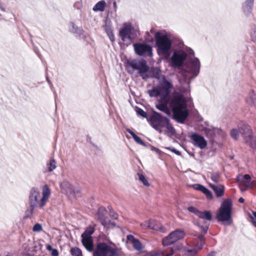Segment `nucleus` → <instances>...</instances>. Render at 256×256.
I'll use <instances>...</instances> for the list:
<instances>
[{"label":"nucleus","mask_w":256,"mask_h":256,"mask_svg":"<svg viewBox=\"0 0 256 256\" xmlns=\"http://www.w3.org/2000/svg\"><path fill=\"white\" fill-rule=\"evenodd\" d=\"M126 69L129 74H133L134 71H137L139 76L143 80H146L150 78L148 72L149 70V66L146 62L144 59L129 60L126 62Z\"/></svg>","instance_id":"4"},{"label":"nucleus","mask_w":256,"mask_h":256,"mask_svg":"<svg viewBox=\"0 0 256 256\" xmlns=\"http://www.w3.org/2000/svg\"><path fill=\"white\" fill-rule=\"evenodd\" d=\"M200 68V62L198 58L195 57L190 58L188 66L186 70L182 72V74L190 82L192 78L198 76Z\"/></svg>","instance_id":"9"},{"label":"nucleus","mask_w":256,"mask_h":256,"mask_svg":"<svg viewBox=\"0 0 256 256\" xmlns=\"http://www.w3.org/2000/svg\"><path fill=\"white\" fill-rule=\"evenodd\" d=\"M126 132H128L132 136L133 138L136 136V134L129 128L126 129Z\"/></svg>","instance_id":"51"},{"label":"nucleus","mask_w":256,"mask_h":256,"mask_svg":"<svg viewBox=\"0 0 256 256\" xmlns=\"http://www.w3.org/2000/svg\"><path fill=\"white\" fill-rule=\"evenodd\" d=\"M94 232V228L89 226L86 228L84 232L82 234L81 237L92 238V234Z\"/></svg>","instance_id":"31"},{"label":"nucleus","mask_w":256,"mask_h":256,"mask_svg":"<svg viewBox=\"0 0 256 256\" xmlns=\"http://www.w3.org/2000/svg\"><path fill=\"white\" fill-rule=\"evenodd\" d=\"M32 230L35 232H39L42 230V226L40 224L37 223L33 226Z\"/></svg>","instance_id":"40"},{"label":"nucleus","mask_w":256,"mask_h":256,"mask_svg":"<svg viewBox=\"0 0 256 256\" xmlns=\"http://www.w3.org/2000/svg\"><path fill=\"white\" fill-rule=\"evenodd\" d=\"M202 193H204L208 198H212V192L208 190L207 188L203 186L202 190H200Z\"/></svg>","instance_id":"38"},{"label":"nucleus","mask_w":256,"mask_h":256,"mask_svg":"<svg viewBox=\"0 0 256 256\" xmlns=\"http://www.w3.org/2000/svg\"><path fill=\"white\" fill-rule=\"evenodd\" d=\"M50 194V190L46 184L42 188V196L41 198L38 190L36 188H32L29 195L30 207L28 210V212L32 214H33L35 208H42L48 201Z\"/></svg>","instance_id":"2"},{"label":"nucleus","mask_w":256,"mask_h":256,"mask_svg":"<svg viewBox=\"0 0 256 256\" xmlns=\"http://www.w3.org/2000/svg\"><path fill=\"white\" fill-rule=\"evenodd\" d=\"M126 132H128L132 136L133 138L136 136V134L129 128L126 129Z\"/></svg>","instance_id":"50"},{"label":"nucleus","mask_w":256,"mask_h":256,"mask_svg":"<svg viewBox=\"0 0 256 256\" xmlns=\"http://www.w3.org/2000/svg\"><path fill=\"white\" fill-rule=\"evenodd\" d=\"M126 132H128L132 136L133 138L136 136V134L129 128L126 129Z\"/></svg>","instance_id":"52"},{"label":"nucleus","mask_w":256,"mask_h":256,"mask_svg":"<svg viewBox=\"0 0 256 256\" xmlns=\"http://www.w3.org/2000/svg\"><path fill=\"white\" fill-rule=\"evenodd\" d=\"M174 250L172 248L166 250H160L154 254L152 252H148L144 256H172L174 253Z\"/></svg>","instance_id":"22"},{"label":"nucleus","mask_w":256,"mask_h":256,"mask_svg":"<svg viewBox=\"0 0 256 256\" xmlns=\"http://www.w3.org/2000/svg\"><path fill=\"white\" fill-rule=\"evenodd\" d=\"M60 187L62 190L64 192L68 194H72V189L73 188V186L72 185L68 182H62L60 184Z\"/></svg>","instance_id":"23"},{"label":"nucleus","mask_w":256,"mask_h":256,"mask_svg":"<svg viewBox=\"0 0 256 256\" xmlns=\"http://www.w3.org/2000/svg\"><path fill=\"white\" fill-rule=\"evenodd\" d=\"M47 167L48 172H51L53 171L56 168V160L54 158L50 159L47 164Z\"/></svg>","instance_id":"32"},{"label":"nucleus","mask_w":256,"mask_h":256,"mask_svg":"<svg viewBox=\"0 0 256 256\" xmlns=\"http://www.w3.org/2000/svg\"><path fill=\"white\" fill-rule=\"evenodd\" d=\"M107 211L105 208L100 207L97 212L98 220L104 227H108L110 224L114 226V224L111 222L110 220L106 216Z\"/></svg>","instance_id":"16"},{"label":"nucleus","mask_w":256,"mask_h":256,"mask_svg":"<svg viewBox=\"0 0 256 256\" xmlns=\"http://www.w3.org/2000/svg\"><path fill=\"white\" fill-rule=\"evenodd\" d=\"M70 26H71L70 28V31L80 36L83 35L84 31L82 28L76 26L74 22H70Z\"/></svg>","instance_id":"28"},{"label":"nucleus","mask_w":256,"mask_h":256,"mask_svg":"<svg viewBox=\"0 0 256 256\" xmlns=\"http://www.w3.org/2000/svg\"><path fill=\"white\" fill-rule=\"evenodd\" d=\"M108 208L109 210V212H110V213H112L113 212V209L112 208V206H108Z\"/></svg>","instance_id":"55"},{"label":"nucleus","mask_w":256,"mask_h":256,"mask_svg":"<svg viewBox=\"0 0 256 256\" xmlns=\"http://www.w3.org/2000/svg\"><path fill=\"white\" fill-rule=\"evenodd\" d=\"M148 94L151 98H158L160 96L162 98V92L159 88H154L152 90H148Z\"/></svg>","instance_id":"27"},{"label":"nucleus","mask_w":256,"mask_h":256,"mask_svg":"<svg viewBox=\"0 0 256 256\" xmlns=\"http://www.w3.org/2000/svg\"><path fill=\"white\" fill-rule=\"evenodd\" d=\"M190 138L193 141L194 145L198 146L200 149H204L206 147L207 142L203 136L194 133L191 135Z\"/></svg>","instance_id":"17"},{"label":"nucleus","mask_w":256,"mask_h":256,"mask_svg":"<svg viewBox=\"0 0 256 256\" xmlns=\"http://www.w3.org/2000/svg\"><path fill=\"white\" fill-rule=\"evenodd\" d=\"M210 186L213 190L217 197L219 198L224 196V188L222 185L216 186L210 184Z\"/></svg>","instance_id":"24"},{"label":"nucleus","mask_w":256,"mask_h":256,"mask_svg":"<svg viewBox=\"0 0 256 256\" xmlns=\"http://www.w3.org/2000/svg\"><path fill=\"white\" fill-rule=\"evenodd\" d=\"M46 248H47V250H52V246L50 245H47Z\"/></svg>","instance_id":"57"},{"label":"nucleus","mask_w":256,"mask_h":256,"mask_svg":"<svg viewBox=\"0 0 256 256\" xmlns=\"http://www.w3.org/2000/svg\"><path fill=\"white\" fill-rule=\"evenodd\" d=\"M146 222L148 223L147 226L148 227V228L158 230L162 232H166V229L164 228L160 222L155 220L150 219Z\"/></svg>","instance_id":"19"},{"label":"nucleus","mask_w":256,"mask_h":256,"mask_svg":"<svg viewBox=\"0 0 256 256\" xmlns=\"http://www.w3.org/2000/svg\"><path fill=\"white\" fill-rule=\"evenodd\" d=\"M80 192V189L78 188H75L73 186L72 194H78Z\"/></svg>","instance_id":"46"},{"label":"nucleus","mask_w":256,"mask_h":256,"mask_svg":"<svg viewBox=\"0 0 256 256\" xmlns=\"http://www.w3.org/2000/svg\"><path fill=\"white\" fill-rule=\"evenodd\" d=\"M137 176L138 177V180L141 182L144 185L146 186H150V184L148 182V180L146 178L145 176L140 173H138Z\"/></svg>","instance_id":"35"},{"label":"nucleus","mask_w":256,"mask_h":256,"mask_svg":"<svg viewBox=\"0 0 256 256\" xmlns=\"http://www.w3.org/2000/svg\"><path fill=\"white\" fill-rule=\"evenodd\" d=\"M251 38L252 41L256 42V28H254L251 32Z\"/></svg>","instance_id":"44"},{"label":"nucleus","mask_w":256,"mask_h":256,"mask_svg":"<svg viewBox=\"0 0 256 256\" xmlns=\"http://www.w3.org/2000/svg\"><path fill=\"white\" fill-rule=\"evenodd\" d=\"M136 112L138 115L142 116V118H146L147 114H146V112H145L142 109L140 108H138L136 110Z\"/></svg>","instance_id":"42"},{"label":"nucleus","mask_w":256,"mask_h":256,"mask_svg":"<svg viewBox=\"0 0 256 256\" xmlns=\"http://www.w3.org/2000/svg\"><path fill=\"white\" fill-rule=\"evenodd\" d=\"M112 4H113V6H114V8L115 11H116V8H117L116 2H115V1H114V2H113Z\"/></svg>","instance_id":"54"},{"label":"nucleus","mask_w":256,"mask_h":256,"mask_svg":"<svg viewBox=\"0 0 256 256\" xmlns=\"http://www.w3.org/2000/svg\"><path fill=\"white\" fill-rule=\"evenodd\" d=\"M134 139L136 143H138L140 145H142L144 146H146V144L138 136L136 135V136H135L134 138Z\"/></svg>","instance_id":"39"},{"label":"nucleus","mask_w":256,"mask_h":256,"mask_svg":"<svg viewBox=\"0 0 256 256\" xmlns=\"http://www.w3.org/2000/svg\"><path fill=\"white\" fill-rule=\"evenodd\" d=\"M220 174L219 172H214L210 174L212 180L216 183L220 182Z\"/></svg>","instance_id":"34"},{"label":"nucleus","mask_w":256,"mask_h":256,"mask_svg":"<svg viewBox=\"0 0 256 256\" xmlns=\"http://www.w3.org/2000/svg\"><path fill=\"white\" fill-rule=\"evenodd\" d=\"M238 130L232 129L230 132L231 136L237 140L239 133H240L245 142L252 148L256 150V138L252 135V131L249 125L245 122H240L238 124Z\"/></svg>","instance_id":"3"},{"label":"nucleus","mask_w":256,"mask_h":256,"mask_svg":"<svg viewBox=\"0 0 256 256\" xmlns=\"http://www.w3.org/2000/svg\"><path fill=\"white\" fill-rule=\"evenodd\" d=\"M105 31L106 32L110 40L112 42L114 41V36L112 32V30L110 26H106L105 27Z\"/></svg>","instance_id":"33"},{"label":"nucleus","mask_w":256,"mask_h":256,"mask_svg":"<svg viewBox=\"0 0 256 256\" xmlns=\"http://www.w3.org/2000/svg\"><path fill=\"white\" fill-rule=\"evenodd\" d=\"M154 32V28H152V29L150 30V32Z\"/></svg>","instance_id":"58"},{"label":"nucleus","mask_w":256,"mask_h":256,"mask_svg":"<svg viewBox=\"0 0 256 256\" xmlns=\"http://www.w3.org/2000/svg\"><path fill=\"white\" fill-rule=\"evenodd\" d=\"M198 216L200 218L209 221L211 220L212 219V216L210 212L208 210H204L203 212L200 211Z\"/></svg>","instance_id":"30"},{"label":"nucleus","mask_w":256,"mask_h":256,"mask_svg":"<svg viewBox=\"0 0 256 256\" xmlns=\"http://www.w3.org/2000/svg\"><path fill=\"white\" fill-rule=\"evenodd\" d=\"M168 149H169L172 152L178 155V156H180V152L178 150H176V149H174V148H168Z\"/></svg>","instance_id":"48"},{"label":"nucleus","mask_w":256,"mask_h":256,"mask_svg":"<svg viewBox=\"0 0 256 256\" xmlns=\"http://www.w3.org/2000/svg\"><path fill=\"white\" fill-rule=\"evenodd\" d=\"M252 214L253 216H252L250 214V218L252 222L256 227V221L254 220V219L256 220V212H253Z\"/></svg>","instance_id":"43"},{"label":"nucleus","mask_w":256,"mask_h":256,"mask_svg":"<svg viewBox=\"0 0 256 256\" xmlns=\"http://www.w3.org/2000/svg\"><path fill=\"white\" fill-rule=\"evenodd\" d=\"M164 120V124L162 126L166 127L168 132L172 135H175L176 134V130L172 124H170L169 120L167 118H165Z\"/></svg>","instance_id":"26"},{"label":"nucleus","mask_w":256,"mask_h":256,"mask_svg":"<svg viewBox=\"0 0 256 256\" xmlns=\"http://www.w3.org/2000/svg\"><path fill=\"white\" fill-rule=\"evenodd\" d=\"M82 242L88 252L93 251L94 243L92 238L82 237Z\"/></svg>","instance_id":"21"},{"label":"nucleus","mask_w":256,"mask_h":256,"mask_svg":"<svg viewBox=\"0 0 256 256\" xmlns=\"http://www.w3.org/2000/svg\"><path fill=\"white\" fill-rule=\"evenodd\" d=\"M133 28L130 24L124 23L119 31V36L121 40L126 46H129L134 38Z\"/></svg>","instance_id":"10"},{"label":"nucleus","mask_w":256,"mask_h":256,"mask_svg":"<svg viewBox=\"0 0 256 256\" xmlns=\"http://www.w3.org/2000/svg\"><path fill=\"white\" fill-rule=\"evenodd\" d=\"M254 0H246L242 5V10L246 15L251 13Z\"/></svg>","instance_id":"25"},{"label":"nucleus","mask_w":256,"mask_h":256,"mask_svg":"<svg viewBox=\"0 0 256 256\" xmlns=\"http://www.w3.org/2000/svg\"><path fill=\"white\" fill-rule=\"evenodd\" d=\"M123 252L120 248H113L104 242L98 244L93 256H122Z\"/></svg>","instance_id":"8"},{"label":"nucleus","mask_w":256,"mask_h":256,"mask_svg":"<svg viewBox=\"0 0 256 256\" xmlns=\"http://www.w3.org/2000/svg\"><path fill=\"white\" fill-rule=\"evenodd\" d=\"M110 215L112 218L114 219H117L118 218V214L116 212H115L114 210L113 212L110 213Z\"/></svg>","instance_id":"47"},{"label":"nucleus","mask_w":256,"mask_h":256,"mask_svg":"<svg viewBox=\"0 0 256 256\" xmlns=\"http://www.w3.org/2000/svg\"><path fill=\"white\" fill-rule=\"evenodd\" d=\"M157 78L159 80L160 86L158 88L162 92V98L166 100L167 98H170V94L173 88V84L164 75L158 76Z\"/></svg>","instance_id":"12"},{"label":"nucleus","mask_w":256,"mask_h":256,"mask_svg":"<svg viewBox=\"0 0 256 256\" xmlns=\"http://www.w3.org/2000/svg\"><path fill=\"white\" fill-rule=\"evenodd\" d=\"M238 200L239 202L243 203L244 201V200L242 198H240Z\"/></svg>","instance_id":"56"},{"label":"nucleus","mask_w":256,"mask_h":256,"mask_svg":"<svg viewBox=\"0 0 256 256\" xmlns=\"http://www.w3.org/2000/svg\"><path fill=\"white\" fill-rule=\"evenodd\" d=\"M188 209L189 212L194 214L197 216L200 212V210H198V209L192 206H189Z\"/></svg>","instance_id":"41"},{"label":"nucleus","mask_w":256,"mask_h":256,"mask_svg":"<svg viewBox=\"0 0 256 256\" xmlns=\"http://www.w3.org/2000/svg\"><path fill=\"white\" fill-rule=\"evenodd\" d=\"M147 221H146L144 222V223H141L140 224V226H142V228L144 229H146V228H148V227L147 226H148V223H146Z\"/></svg>","instance_id":"53"},{"label":"nucleus","mask_w":256,"mask_h":256,"mask_svg":"<svg viewBox=\"0 0 256 256\" xmlns=\"http://www.w3.org/2000/svg\"><path fill=\"white\" fill-rule=\"evenodd\" d=\"M46 80H47L48 82V83H50V82H49V80H48V78H46Z\"/></svg>","instance_id":"59"},{"label":"nucleus","mask_w":256,"mask_h":256,"mask_svg":"<svg viewBox=\"0 0 256 256\" xmlns=\"http://www.w3.org/2000/svg\"><path fill=\"white\" fill-rule=\"evenodd\" d=\"M70 252L73 256H82V250L78 248H72L70 250Z\"/></svg>","instance_id":"36"},{"label":"nucleus","mask_w":256,"mask_h":256,"mask_svg":"<svg viewBox=\"0 0 256 256\" xmlns=\"http://www.w3.org/2000/svg\"><path fill=\"white\" fill-rule=\"evenodd\" d=\"M236 180L238 184L245 187H252V183L250 182V176L248 174L244 175L240 174L236 177Z\"/></svg>","instance_id":"18"},{"label":"nucleus","mask_w":256,"mask_h":256,"mask_svg":"<svg viewBox=\"0 0 256 256\" xmlns=\"http://www.w3.org/2000/svg\"><path fill=\"white\" fill-rule=\"evenodd\" d=\"M194 224L199 228L200 230L202 232L201 234H198L197 235V238L200 240V243L196 244L195 248L186 250L184 252L185 256H194L196 254L198 250H201L204 244V235L208 232L209 224L206 222L202 224L200 222L196 221H194Z\"/></svg>","instance_id":"7"},{"label":"nucleus","mask_w":256,"mask_h":256,"mask_svg":"<svg viewBox=\"0 0 256 256\" xmlns=\"http://www.w3.org/2000/svg\"><path fill=\"white\" fill-rule=\"evenodd\" d=\"M192 186L196 190L200 191L203 187V186L200 184H194Z\"/></svg>","instance_id":"45"},{"label":"nucleus","mask_w":256,"mask_h":256,"mask_svg":"<svg viewBox=\"0 0 256 256\" xmlns=\"http://www.w3.org/2000/svg\"><path fill=\"white\" fill-rule=\"evenodd\" d=\"M232 203L230 199L224 200L216 216L218 220L225 222L226 224L230 225L232 222Z\"/></svg>","instance_id":"5"},{"label":"nucleus","mask_w":256,"mask_h":256,"mask_svg":"<svg viewBox=\"0 0 256 256\" xmlns=\"http://www.w3.org/2000/svg\"><path fill=\"white\" fill-rule=\"evenodd\" d=\"M127 239L132 244L133 247L138 252H141L143 246L140 242L134 238L132 235L127 236Z\"/></svg>","instance_id":"20"},{"label":"nucleus","mask_w":256,"mask_h":256,"mask_svg":"<svg viewBox=\"0 0 256 256\" xmlns=\"http://www.w3.org/2000/svg\"><path fill=\"white\" fill-rule=\"evenodd\" d=\"M256 102V97L253 92L250 94L249 98L247 100V102L250 105L254 104Z\"/></svg>","instance_id":"37"},{"label":"nucleus","mask_w":256,"mask_h":256,"mask_svg":"<svg viewBox=\"0 0 256 256\" xmlns=\"http://www.w3.org/2000/svg\"><path fill=\"white\" fill-rule=\"evenodd\" d=\"M188 54L190 56H194V51L189 48L187 50V52L182 50L174 52L171 58L172 66V67L181 66Z\"/></svg>","instance_id":"11"},{"label":"nucleus","mask_w":256,"mask_h":256,"mask_svg":"<svg viewBox=\"0 0 256 256\" xmlns=\"http://www.w3.org/2000/svg\"><path fill=\"white\" fill-rule=\"evenodd\" d=\"M185 236L184 232L181 229H176L171 232L162 240L164 246L170 245L178 240L182 239Z\"/></svg>","instance_id":"13"},{"label":"nucleus","mask_w":256,"mask_h":256,"mask_svg":"<svg viewBox=\"0 0 256 256\" xmlns=\"http://www.w3.org/2000/svg\"><path fill=\"white\" fill-rule=\"evenodd\" d=\"M158 52L168 58L171 54L172 41L166 34L161 35L160 32H156L154 35Z\"/></svg>","instance_id":"6"},{"label":"nucleus","mask_w":256,"mask_h":256,"mask_svg":"<svg viewBox=\"0 0 256 256\" xmlns=\"http://www.w3.org/2000/svg\"><path fill=\"white\" fill-rule=\"evenodd\" d=\"M52 256H58V252L56 249H52Z\"/></svg>","instance_id":"49"},{"label":"nucleus","mask_w":256,"mask_h":256,"mask_svg":"<svg viewBox=\"0 0 256 256\" xmlns=\"http://www.w3.org/2000/svg\"><path fill=\"white\" fill-rule=\"evenodd\" d=\"M160 102L156 105V108L167 115L170 114V111L168 106L169 104L173 113V118L178 122L183 124L188 118L189 112L187 108V103L184 96L178 92H174L171 98H167L164 100L160 99Z\"/></svg>","instance_id":"1"},{"label":"nucleus","mask_w":256,"mask_h":256,"mask_svg":"<svg viewBox=\"0 0 256 256\" xmlns=\"http://www.w3.org/2000/svg\"><path fill=\"white\" fill-rule=\"evenodd\" d=\"M106 6V2L104 0H100L97 2L92 8L94 12H104Z\"/></svg>","instance_id":"29"},{"label":"nucleus","mask_w":256,"mask_h":256,"mask_svg":"<svg viewBox=\"0 0 256 256\" xmlns=\"http://www.w3.org/2000/svg\"><path fill=\"white\" fill-rule=\"evenodd\" d=\"M135 53L140 56H152V48L151 46L142 43H136L133 44Z\"/></svg>","instance_id":"14"},{"label":"nucleus","mask_w":256,"mask_h":256,"mask_svg":"<svg viewBox=\"0 0 256 256\" xmlns=\"http://www.w3.org/2000/svg\"><path fill=\"white\" fill-rule=\"evenodd\" d=\"M166 117L162 116L160 114L152 111L150 118V125L157 131L161 132L160 127L162 126L164 124V119Z\"/></svg>","instance_id":"15"}]
</instances>
